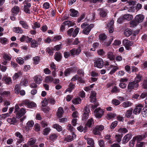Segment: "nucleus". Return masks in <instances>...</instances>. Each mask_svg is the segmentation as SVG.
Listing matches in <instances>:
<instances>
[{
	"instance_id": "f257e3e1",
	"label": "nucleus",
	"mask_w": 147,
	"mask_h": 147,
	"mask_svg": "<svg viewBox=\"0 0 147 147\" xmlns=\"http://www.w3.org/2000/svg\"><path fill=\"white\" fill-rule=\"evenodd\" d=\"M94 27V24H91L88 25V24L87 22H84L81 25V28H84L83 30V33L86 35L88 34L92 28Z\"/></svg>"
},
{
	"instance_id": "f03ea898",
	"label": "nucleus",
	"mask_w": 147,
	"mask_h": 147,
	"mask_svg": "<svg viewBox=\"0 0 147 147\" xmlns=\"http://www.w3.org/2000/svg\"><path fill=\"white\" fill-rule=\"evenodd\" d=\"M104 113V110L100 107L96 109L94 112L95 117L98 119L101 118Z\"/></svg>"
},
{
	"instance_id": "7ed1b4c3",
	"label": "nucleus",
	"mask_w": 147,
	"mask_h": 147,
	"mask_svg": "<svg viewBox=\"0 0 147 147\" xmlns=\"http://www.w3.org/2000/svg\"><path fill=\"white\" fill-rule=\"evenodd\" d=\"M122 43L127 50L131 49V48L130 47L132 46L133 44V43L132 42L129 40L127 39H125L123 40Z\"/></svg>"
},
{
	"instance_id": "20e7f679",
	"label": "nucleus",
	"mask_w": 147,
	"mask_h": 147,
	"mask_svg": "<svg viewBox=\"0 0 147 147\" xmlns=\"http://www.w3.org/2000/svg\"><path fill=\"white\" fill-rule=\"evenodd\" d=\"M94 66L98 68H102L103 66V61L101 58L96 59L94 63Z\"/></svg>"
},
{
	"instance_id": "39448f33",
	"label": "nucleus",
	"mask_w": 147,
	"mask_h": 147,
	"mask_svg": "<svg viewBox=\"0 0 147 147\" xmlns=\"http://www.w3.org/2000/svg\"><path fill=\"white\" fill-rule=\"evenodd\" d=\"M90 112V110L87 107H85L84 111V113L82 117V120L86 121L88 118L89 113Z\"/></svg>"
},
{
	"instance_id": "423d86ee",
	"label": "nucleus",
	"mask_w": 147,
	"mask_h": 147,
	"mask_svg": "<svg viewBox=\"0 0 147 147\" xmlns=\"http://www.w3.org/2000/svg\"><path fill=\"white\" fill-rule=\"evenodd\" d=\"M139 86V84L135 82H130L128 84L127 89L128 90H137Z\"/></svg>"
},
{
	"instance_id": "0eeeda50",
	"label": "nucleus",
	"mask_w": 147,
	"mask_h": 147,
	"mask_svg": "<svg viewBox=\"0 0 147 147\" xmlns=\"http://www.w3.org/2000/svg\"><path fill=\"white\" fill-rule=\"evenodd\" d=\"M15 136L18 137L17 142L19 144L21 143L24 141V139L23 136L19 132H16Z\"/></svg>"
},
{
	"instance_id": "6e6552de",
	"label": "nucleus",
	"mask_w": 147,
	"mask_h": 147,
	"mask_svg": "<svg viewBox=\"0 0 147 147\" xmlns=\"http://www.w3.org/2000/svg\"><path fill=\"white\" fill-rule=\"evenodd\" d=\"M77 70L76 68L73 67L66 69L64 72V75L65 76L69 75L71 73L75 72Z\"/></svg>"
},
{
	"instance_id": "1a4fd4ad",
	"label": "nucleus",
	"mask_w": 147,
	"mask_h": 147,
	"mask_svg": "<svg viewBox=\"0 0 147 147\" xmlns=\"http://www.w3.org/2000/svg\"><path fill=\"white\" fill-rule=\"evenodd\" d=\"M81 50L80 48H78L77 49H73L70 51L71 56L74 57L75 55H78L81 52Z\"/></svg>"
},
{
	"instance_id": "9d476101",
	"label": "nucleus",
	"mask_w": 147,
	"mask_h": 147,
	"mask_svg": "<svg viewBox=\"0 0 147 147\" xmlns=\"http://www.w3.org/2000/svg\"><path fill=\"white\" fill-rule=\"evenodd\" d=\"M146 137V135L144 134L142 135H138L134 137L133 138L135 141H136L137 142H139L142 141L143 139Z\"/></svg>"
},
{
	"instance_id": "9b49d317",
	"label": "nucleus",
	"mask_w": 147,
	"mask_h": 147,
	"mask_svg": "<svg viewBox=\"0 0 147 147\" xmlns=\"http://www.w3.org/2000/svg\"><path fill=\"white\" fill-rule=\"evenodd\" d=\"M143 107V105L141 104H139L136 106L133 111L134 113L136 115L140 113Z\"/></svg>"
},
{
	"instance_id": "f8f14e48",
	"label": "nucleus",
	"mask_w": 147,
	"mask_h": 147,
	"mask_svg": "<svg viewBox=\"0 0 147 147\" xmlns=\"http://www.w3.org/2000/svg\"><path fill=\"white\" fill-rule=\"evenodd\" d=\"M26 113L25 109L23 108H22L16 113V117L19 119L24 115Z\"/></svg>"
},
{
	"instance_id": "ddd939ff",
	"label": "nucleus",
	"mask_w": 147,
	"mask_h": 147,
	"mask_svg": "<svg viewBox=\"0 0 147 147\" xmlns=\"http://www.w3.org/2000/svg\"><path fill=\"white\" fill-rule=\"evenodd\" d=\"M34 80L35 83L38 84H40L42 82V78L41 76L36 75L34 77Z\"/></svg>"
},
{
	"instance_id": "4468645a",
	"label": "nucleus",
	"mask_w": 147,
	"mask_h": 147,
	"mask_svg": "<svg viewBox=\"0 0 147 147\" xmlns=\"http://www.w3.org/2000/svg\"><path fill=\"white\" fill-rule=\"evenodd\" d=\"M96 93L95 92L91 91V95L90 97V101L91 102H94L96 101Z\"/></svg>"
},
{
	"instance_id": "2eb2a0df",
	"label": "nucleus",
	"mask_w": 147,
	"mask_h": 147,
	"mask_svg": "<svg viewBox=\"0 0 147 147\" xmlns=\"http://www.w3.org/2000/svg\"><path fill=\"white\" fill-rule=\"evenodd\" d=\"M144 19V16L142 14H140L136 15L135 18V20H136L139 23L142 22Z\"/></svg>"
},
{
	"instance_id": "dca6fc26",
	"label": "nucleus",
	"mask_w": 147,
	"mask_h": 147,
	"mask_svg": "<svg viewBox=\"0 0 147 147\" xmlns=\"http://www.w3.org/2000/svg\"><path fill=\"white\" fill-rule=\"evenodd\" d=\"M34 125V122L32 121H28L26 123V126L25 127V130L27 131H28L30 129V128L33 127Z\"/></svg>"
},
{
	"instance_id": "f3484780",
	"label": "nucleus",
	"mask_w": 147,
	"mask_h": 147,
	"mask_svg": "<svg viewBox=\"0 0 147 147\" xmlns=\"http://www.w3.org/2000/svg\"><path fill=\"white\" fill-rule=\"evenodd\" d=\"M112 68H113L111 70L109 73V74L111 75L113 74L117 70L119 69V67L117 66H114L113 65H111L108 69V70Z\"/></svg>"
},
{
	"instance_id": "a211bd4d",
	"label": "nucleus",
	"mask_w": 147,
	"mask_h": 147,
	"mask_svg": "<svg viewBox=\"0 0 147 147\" xmlns=\"http://www.w3.org/2000/svg\"><path fill=\"white\" fill-rule=\"evenodd\" d=\"M72 136L70 135H68L65 138L64 140L67 142H70L73 140H74V137H75L76 136L73 133H72Z\"/></svg>"
},
{
	"instance_id": "6ab92c4d",
	"label": "nucleus",
	"mask_w": 147,
	"mask_h": 147,
	"mask_svg": "<svg viewBox=\"0 0 147 147\" xmlns=\"http://www.w3.org/2000/svg\"><path fill=\"white\" fill-rule=\"evenodd\" d=\"M132 135L131 134H128L125 135L123 139V143H127L131 138Z\"/></svg>"
},
{
	"instance_id": "aec40b11",
	"label": "nucleus",
	"mask_w": 147,
	"mask_h": 147,
	"mask_svg": "<svg viewBox=\"0 0 147 147\" xmlns=\"http://www.w3.org/2000/svg\"><path fill=\"white\" fill-rule=\"evenodd\" d=\"M75 86V85L73 83L71 82L69 85V88L66 89L65 93L67 92H69V93L71 92L72 90L74 88Z\"/></svg>"
},
{
	"instance_id": "412c9836",
	"label": "nucleus",
	"mask_w": 147,
	"mask_h": 147,
	"mask_svg": "<svg viewBox=\"0 0 147 147\" xmlns=\"http://www.w3.org/2000/svg\"><path fill=\"white\" fill-rule=\"evenodd\" d=\"M64 113V111L62 108L60 107H59L57 112V115L59 118L61 117L62 115Z\"/></svg>"
},
{
	"instance_id": "4be33fe9",
	"label": "nucleus",
	"mask_w": 147,
	"mask_h": 147,
	"mask_svg": "<svg viewBox=\"0 0 147 147\" xmlns=\"http://www.w3.org/2000/svg\"><path fill=\"white\" fill-rule=\"evenodd\" d=\"M58 136V135L57 134L51 133L49 135V139L51 141H54L57 138Z\"/></svg>"
},
{
	"instance_id": "5701e85b",
	"label": "nucleus",
	"mask_w": 147,
	"mask_h": 147,
	"mask_svg": "<svg viewBox=\"0 0 147 147\" xmlns=\"http://www.w3.org/2000/svg\"><path fill=\"white\" fill-rule=\"evenodd\" d=\"M69 11L71 12L70 14L71 16L72 17H77L78 16V12L77 11L73 9H70Z\"/></svg>"
},
{
	"instance_id": "b1692460",
	"label": "nucleus",
	"mask_w": 147,
	"mask_h": 147,
	"mask_svg": "<svg viewBox=\"0 0 147 147\" xmlns=\"http://www.w3.org/2000/svg\"><path fill=\"white\" fill-rule=\"evenodd\" d=\"M124 33L125 35L127 37H128L132 34V31L129 28L125 29L124 31Z\"/></svg>"
},
{
	"instance_id": "393cba45",
	"label": "nucleus",
	"mask_w": 147,
	"mask_h": 147,
	"mask_svg": "<svg viewBox=\"0 0 147 147\" xmlns=\"http://www.w3.org/2000/svg\"><path fill=\"white\" fill-rule=\"evenodd\" d=\"M107 57L111 60L115 59V56L112 52L109 51L107 54Z\"/></svg>"
},
{
	"instance_id": "a878e982",
	"label": "nucleus",
	"mask_w": 147,
	"mask_h": 147,
	"mask_svg": "<svg viewBox=\"0 0 147 147\" xmlns=\"http://www.w3.org/2000/svg\"><path fill=\"white\" fill-rule=\"evenodd\" d=\"M19 7L17 6H14L12 9V13L14 15H16L19 12Z\"/></svg>"
},
{
	"instance_id": "bb28decb",
	"label": "nucleus",
	"mask_w": 147,
	"mask_h": 147,
	"mask_svg": "<svg viewBox=\"0 0 147 147\" xmlns=\"http://www.w3.org/2000/svg\"><path fill=\"white\" fill-rule=\"evenodd\" d=\"M133 104L130 101H126L122 103V107L125 108H127L131 106Z\"/></svg>"
},
{
	"instance_id": "cd10ccee",
	"label": "nucleus",
	"mask_w": 147,
	"mask_h": 147,
	"mask_svg": "<svg viewBox=\"0 0 147 147\" xmlns=\"http://www.w3.org/2000/svg\"><path fill=\"white\" fill-rule=\"evenodd\" d=\"M13 30L15 32L17 33H22L23 31L21 28L19 27H16L13 28Z\"/></svg>"
},
{
	"instance_id": "c85d7f7f",
	"label": "nucleus",
	"mask_w": 147,
	"mask_h": 147,
	"mask_svg": "<svg viewBox=\"0 0 147 147\" xmlns=\"http://www.w3.org/2000/svg\"><path fill=\"white\" fill-rule=\"evenodd\" d=\"M54 80L53 78L51 76H46L45 80L46 82L47 83H51Z\"/></svg>"
},
{
	"instance_id": "c756f323",
	"label": "nucleus",
	"mask_w": 147,
	"mask_h": 147,
	"mask_svg": "<svg viewBox=\"0 0 147 147\" xmlns=\"http://www.w3.org/2000/svg\"><path fill=\"white\" fill-rule=\"evenodd\" d=\"M123 19L124 20H131L133 17V16L131 14H125L123 16Z\"/></svg>"
},
{
	"instance_id": "7c9ffc66",
	"label": "nucleus",
	"mask_w": 147,
	"mask_h": 147,
	"mask_svg": "<svg viewBox=\"0 0 147 147\" xmlns=\"http://www.w3.org/2000/svg\"><path fill=\"white\" fill-rule=\"evenodd\" d=\"M53 127L59 132L61 131L62 130L61 127L58 124H54L53 126Z\"/></svg>"
},
{
	"instance_id": "2f4dec72",
	"label": "nucleus",
	"mask_w": 147,
	"mask_h": 147,
	"mask_svg": "<svg viewBox=\"0 0 147 147\" xmlns=\"http://www.w3.org/2000/svg\"><path fill=\"white\" fill-rule=\"evenodd\" d=\"M2 80L5 81V83L7 84H9L11 83V79L9 77L7 78L3 77L2 79Z\"/></svg>"
},
{
	"instance_id": "473e14b6",
	"label": "nucleus",
	"mask_w": 147,
	"mask_h": 147,
	"mask_svg": "<svg viewBox=\"0 0 147 147\" xmlns=\"http://www.w3.org/2000/svg\"><path fill=\"white\" fill-rule=\"evenodd\" d=\"M51 131V129L49 127H46L45 128L43 131L42 134L44 136L48 135Z\"/></svg>"
},
{
	"instance_id": "72a5a7b5",
	"label": "nucleus",
	"mask_w": 147,
	"mask_h": 147,
	"mask_svg": "<svg viewBox=\"0 0 147 147\" xmlns=\"http://www.w3.org/2000/svg\"><path fill=\"white\" fill-rule=\"evenodd\" d=\"M130 24L131 27H134L137 25L139 23L136 20H132L130 22Z\"/></svg>"
},
{
	"instance_id": "f704fd0d",
	"label": "nucleus",
	"mask_w": 147,
	"mask_h": 147,
	"mask_svg": "<svg viewBox=\"0 0 147 147\" xmlns=\"http://www.w3.org/2000/svg\"><path fill=\"white\" fill-rule=\"evenodd\" d=\"M38 43L35 40H32L31 42V47L32 48H36L38 46Z\"/></svg>"
},
{
	"instance_id": "c9c22d12",
	"label": "nucleus",
	"mask_w": 147,
	"mask_h": 147,
	"mask_svg": "<svg viewBox=\"0 0 147 147\" xmlns=\"http://www.w3.org/2000/svg\"><path fill=\"white\" fill-rule=\"evenodd\" d=\"M22 74V73L21 71H19L17 73H15L13 77V80H16L18 79L20 76Z\"/></svg>"
},
{
	"instance_id": "e433bc0d",
	"label": "nucleus",
	"mask_w": 147,
	"mask_h": 147,
	"mask_svg": "<svg viewBox=\"0 0 147 147\" xmlns=\"http://www.w3.org/2000/svg\"><path fill=\"white\" fill-rule=\"evenodd\" d=\"M55 59L57 61H59L61 58V55L60 53L56 52L55 54Z\"/></svg>"
},
{
	"instance_id": "4c0bfd02",
	"label": "nucleus",
	"mask_w": 147,
	"mask_h": 147,
	"mask_svg": "<svg viewBox=\"0 0 147 147\" xmlns=\"http://www.w3.org/2000/svg\"><path fill=\"white\" fill-rule=\"evenodd\" d=\"M20 84L21 86H27L28 84V80L26 79H22L21 80Z\"/></svg>"
},
{
	"instance_id": "58836bf2",
	"label": "nucleus",
	"mask_w": 147,
	"mask_h": 147,
	"mask_svg": "<svg viewBox=\"0 0 147 147\" xmlns=\"http://www.w3.org/2000/svg\"><path fill=\"white\" fill-rule=\"evenodd\" d=\"M81 100L80 98H77L73 99L72 101L73 103L75 105L80 103Z\"/></svg>"
},
{
	"instance_id": "ea45409f",
	"label": "nucleus",
	"mask_w": 147,
	"mask_h": 147,
	"mask_svg": "<svg viewBox=\"0 0 147 147\" xmlns=\"http://www.w3.org/2000/svg\"><path fill=\"white\" fill-rule=\"evenodd\" d=\"M19 23L21 24L23 28L26 29H28V26L26 22L23 21H20Z\"/></svg>"
},
{
	"instance_id": "a19ab883",
	"label": "nucleus",
	"mask_w": 147,
	"mask_h": 147,
	"mask_svg": "<svg viewBox=\"0 0 147 147\" xmlns=\"http://www.w3.org/2000/svg\"><path fill=\"white\" fill-rule=\"evenodd\" d=\"M132 111L133 109L131 108L127 110L125 114V116L127 118L130 117L132 115Z\"/></svg>"
},
{
	"instance_id": "79ce46f5",
	"label": "nucleus",
	"mask_w": 147,
	"mask_h": 147,
	"mask_svg": "<svg viewBox=\"0 0 147 147\" xmlns=\"http://www.w3.org/2000/svg\"><path fill=\"white\" fill-rule=\"evenodd\" d=\"M36 142V139L34 138L30 139L28 142V145L32 146L34 145Z\"/></svg>"
},
{
	"instance_id": "37998d69",
	"label": "nucleus",
	"mask_w": 147,
	"mask_h": 147,
	"mask_svg": "<svg viewBox=\"0 0 147 147\" xmlns=\"http://www.w3.org/2000/svg\"><path fill=\"white\" fill-rule=\"evenodd\" d=\"M115 115H116L114 113H109L107 115V119L108 120L113 119L115 117Z\"/></svg>"
},
{
	"instance_id": "c03bdc74",
	"label": "nucleus",
	"mask_w": 147,
	"mask_h": 147,
	"mask_svg": "<svg viewBox=\"0 0 147 147\" xmlns=\"http://www.w3.org/2000/svg\"><path fill=\"white\" fill-rule=\"evenodd\" d=\"M7 121L11 124H14L16 122V119L15 117L8 118Z\"/></svg>"
},
{
	"instance_id": "a18cd8bd",
	"label": "nucleus",
	"mask_w": 147,
	"mask_h": 147,
	"mask_svg": "<svg viewBox=\"0 0 147 147\" xmlns=\"http://www.w3.org/2000/svg\"><path fill=\"white\" fill-rule=\"evenodd\" d=\"M94 123V121L93 118H91L90 119H89L86 124V125L90 127H91L92 124Z\"/></svg>"
},
{
	"instance_id": "49530a36",
	"label": "nucleus",
	"mask_w": 147,
	"mask_h": 147,
	"mask_svg": "<svg viewBox=\"0 0 147 147\" xmlns=\"http://www.w3.org/2000/svg\"><path fill=\"white\" fill-rule=\"evenodd\" d=\"M17 62L20 65H23L24 62V59L22 57H18L16 59Z\"/></svg>"
},
{
	"instance_id": "de8ad7c7",
	"label": "nucleus",
	"mask_w": 147,
	"mask_h": 147,
	"mask_svg": "<svg viewBox=\"0 0 147 147\" xmlns=\"http://www.w3.org/2000/svg\"><path fill=\"white\" fill-rule=\"evenodd\" d=\"M7 39L5 37L0 38V42L2 44L5 45L6 44L7 42Z\"/></svg>"
},
{
	"instance_id": "09e8293b",
	"label": "nucleus",
	"mask_w": 147,
	"mask_h": 147,
	"mask_svg": "<svg viewBox=\"0 0 147 147\" xmlns=\"http://www.w3.org/2000/svg\"><path fill=\"white\" fill-rule=\"evenodd\" d=\"M142 78V76L140 75H138L135 78L134 80V82H135L138 84V83L141 80Z\"/></svg>"
},
{
	"instance_id": "8fccbe9b",
	"label": "nucleus",
	"mask_w": 147,
	"mask_h": 147,
	"mask_svg": "<svg viewBox=\"0 0 147 147\" xmlns=\"http://www.w3.org/2000/svg\"><path fill=\"white\" fill-rule=\"evenodd\" d=\"M100 16L104 17L106 16L107 13V10L105 9H102L100 11Z\"/></svg>"
},
{
	"instance_id": "3c124183",
	"label": "nucleus",
	"mask_w": 147,
	"mask_h": 147,
	"mask_svg": "<svg viewBox=\"0 0 147 147\" xmlns=\"http://www.w3.org/2000/svg\"><path fill=\"white\" fill-rule=\"evenodd\" d=\"M138 50L139 55H138L137 56V57H138L141 55L142 54L144 53V51L143 47H139L138 48Z\"/></svg>"
},
{
	"instance_id": "603ef678",
	"label": "nucleus",
	"mask_w": 147,
	"mask_h": 147,
	"mask_svg": "<svg viewBox=\"0 0 147 147\" xmlns=\"http://www.w3.org/2000/svg\"><path fill=\"white\" fill-rule=\"evenodd\" d=\"M86 139L87 140V142L88 145H94V141L91 138H87Z\"/></svg>"
},
{
	"instance_id": "864d4df0",
	"label": "nucleus",
	"mask_w": 147,
	"mask_h": 147,
	"mask_svg": "<svg viewBox=\"0 0 147 147\" xmlns=\"http://www.w3.org/2000/svg\"><path fill=\"white\" fill-rule=\"evenodd\" d=\"M33 60L34 61V64H37L40 61V57L38 56L35 57L33 58Z\"/></svg>"
},
{
	"instance_id": "5fc2aeb1",
	"label": "nucleus",
	"mask_w": 147,
	"mask_h": 147,
	"mask_svg": "<svg viewBox=\"0 0 147 147\" xmlns=\"http://www.w3.org/2000/svg\"><path fill=\"white\" fill-rule=\"evenodd\" d=\"M54 50L51 47H48L46 49L47 52L50 55H53Z\"/></svg>"
},
{
	"instance_id": "6e6d98bb",
	"label": "nucleus",
	"mask_w": 147,
	"mask_h": 147,
	"mask_svg": "<svg viewBox=\"0 0 147 147\" xmlns=\"http://www.w3.org/2000/svg\"><path fill=\"white\" fill-rule=\"evenodd\" d=\"M93 134L95 135H100V131L97 128H96V127L93 129Z\"/></svg>"
},
{
	"instance_id": "4d7b16f0",
	"label": "nucleus",
	"mask_w": 147,
	"mask_h": 147,
	"mask_svg": "<svg viewBox=\"0 0 147 147\" xmlns=\"http://www.w3.org/2000/svg\"><path fill=\"white\" fill-rule=\"evenodd\" d=\"M34 130L37 132L40 131V126L39 124L38 123H36L34 125Z\"/></svg>"
},
{
	"instance_id": "13d9d810",
	"label": "nucleus",
	"mask_w": 147,
	"mask_h": 147,
	"mask_svg": "<svg viewBox=\"0 0 147 147\" xmlns=\"http://www.w3.org/2000/svg\"><path fill=\"white\" fill-rule=\"evenodd\" d=\"M79 30V29L78 28H76L72 33V36L73 37H76L78 34Z\"/></svg>"
},
{
	"instance_id": "bf43d9fd",
	"label": "nucleus",
	"mask_w": 147,
	"mask_h": 147,
	"mask_svg": "<svg viewBox=\"0 0 147 147\" xmlns=\"http://www.w3.org/2000/svg\"><path fill=\"white\" fill-rule=\"evenodd\" d=\"M63 24L65 25H68L69 26H72L74 25V24L71 21H67L63 22Z\"/></svg>"
},
{
	"instance_id": "052dcab7",
	"label": "nucleus",
	"mask_w": 147,
	"mask_h": 147,
	"mask_svg": "<svg viewBox=\"0 0 147 147\" xmlns=\"http://www.w3.org/2000/svg\"><path fill=\"white\" fill-rule=\"evenodd\" d=\"M5 60H10L11 58V57L10 55L7 54H5L3 56Z\"/></svg>"
},
{
	"instance_id": "680f3d73",
	"label": "nucleus",
	"mask_w": 147,
	"mask_h": 147,
	"mask_svg": "<svg viewBox=\"0 0 147 147\" xmlns=\"http://www.w3.org/2000/svg\"><path fill=\"white\" fill-rule=\"evenodd\" d=\"M112 103L115 106H117L119 105L120 103V101L116 99H113L112 100Z\"/></svg>"
},
{
	"instance_id": "e2e57ef3",
	"label": "nucleus",
	"mask_w": 147,
	"mask_h": 147,
	"mask_svg": "<svg viewBox=\"0 0 147 147\" xmlns=\"http://www.w3.org/2000/svg\"><path fill=\"white\" fill-rule=\"evenodd\" d=\"M99 38L100 40H104L107 38V36L104 34H102L100 35Z\"/></svg>"
},
{
	"instance_id": "0e129e2a",
	"label": "nucleus",
	"mask_w": 147,
	"mask_h": 147,
	"mask_svg": "<svg viewBox=\"0 0 147 147\" xmlns=\"http://www.w3.org/2000/svg\"><path fill=\"white\" fill-rule=\"evenodd\" d=\"M117 76L121 77L123 76L125 74V72L123 71H120L116 73Z\"/></svg>"
},
{
	"instance_id": "69168bd1",
	"label": "nucleus",
	"mask_w": 147,
	"mask_h": 147,
	"mask_svg": "<svg viewBox=\"0 0 147 147\" xmlns=\"http://www.w3.org/2000/svg\"><path fill=\"white\" fill-rule=\"evenodd\" d=\"M40 26V24L37 22L34 23L33 25L32 26V28L33 29H35L37 28H39Z\"/></svg>"
},
{
	"instance_id": "338daca9",
	"label": "nucleus",
	"mask_w": 147,
	"mask_h": 147,
	"mask_svg": "<svg viewBox=\"0 0 147 147\" xmlns=\"http://www.w3.org/2000/svg\"><path fill=\"white\" fill-rule=\"evenodd\" d=\"M119 89L116 86H115L113 88L111 92L112 93H117L118 92H119Z\"/></svg>"
},
{
	"instance_id": "774afa93",
	"label": "nucleus",
	"mask_w": 147,
	"mask_h": 147,
	"mask_svg": "<svg viewBox=\"0 0 147 147\" xmlns=\"http://www.w3.org/2000/svg\"><path fill=\"white\" fill-rule=\"evenodd\" d=\"M121 136L119 134H116L115 135V138L118 142H119L121 141Z\"/></svg>"
}]
</instances>
